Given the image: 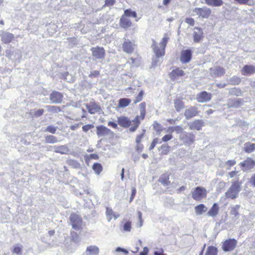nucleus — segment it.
I'll return each mask as SVG.
<instances>
[{
	"label": "nucleus",
	"instance_id": "f257e3e1",
	"mask_svg": "<svg viewBox=\"0 0 255 255\" xmlns=\"http://www.w3.org/2000/svg\"><path fill=\"white\" fill-rule=\"evenodd\" d=\"M168 39V37L164 36L160 42L159 45H158L156 42L154 40H153L152 47L153 52L156 55L157 58L162 57L164 55L165 49Z\"/></svg>",
	"mask_w": 255,
	"mask_h": 255
},
{
	"label": "nucleus",
	"instance_id": "f03ea898",
	"mask_svg": "<svg viewBox=\"0 0 255 255\" xmlns=\"http://www.w3.org/2000/svg\"><path fill=\"white\" fill-rule=\"evenodd\" d=\"M241 190V183L239 181H235L232 182V185L229 190L226 192V197L232 199L238 197L239 192Z\"/></svg>",
	"mask_w": 255,
	"mask_h": 255
},
{
	"label": "nucleus",
	"instance_id": "7ed1b4c3",
	"mask_svg": "<svg viewBox=\"0 0 255 255\" xmlns=\"http://www.w3.org/2000/svg\"><path fill=\"white\" fill-rule=\"evenodd\" d=\"M207 195L206 189L203 187H197L192 192V197L196 201H199L205 197Z\"/></svg>",
	"mask_w": 255,
	"mask_h": 255
},
{
	"label": "nucleus",
	"instance_id": "20e7f679",
	"mask_svg": "<svg viewBox=\"0 0 255 255\" xmlns=\"http://www.w3.org/2000/svg\"><path fill=\"white\" fill-rule=\"evenodd\" d=\"M193 15H197L202 18H207L211 13L210 8L204 6L202 8H195L193 10Z\"/></svg>",
	"mask_w": 255,
	"mask_h": 255
},
{
	"label": "nucleus",
	"instance_id": "39448f33",
	"mask_svg": "<svg viewBox=\"0 0 255 255\" xmlns=\"http://www.w3.org/2000/svg\"><path fill=\"white\" fill-rule=\"evenodd\" d=\"M70 223L73 229L75 230H79L82 225V218L76 214H72L70 216Z\"/></svg>",
	"mask_w": 255,
	"mask_h": 255
},
{
	"label": "nucleus",
	"instance_id": "423d86ee",
	"mask_svg": "<svg viewBox=\"0 0 255 255\" xmlns=\"http://www.w3.org/2000/svg\"><path fill=\"white\" fill-rule=\"evenodd\" d=\"M92 56L95 59H103L105 56V51L103 47L97 46L91 49Z\"/></svg>",
	"mask_w": 255,
	"mask_h": 255
},
{
	"label": "nucleus",
	"instance_id": "0eeeda50",
	"mask_svg": "<svg viewBox=\"0 0 255 255\" xmlns=\"http://www.w3.org/2000/svg\"><path fill=\"white\" fill-rule=\"evenodd\" d=\"M180 138L185 145L189 146L194 142L195 136L193 133L184 132L180 135Z\"/></svg>",
	"mask_w": 255,
	"mask_h": 255
},
{
	"label": "nucleus",
	"instance_id": "6e6552de",
	"mask_svg": "<svg viewBox=\"0 0 255 255\" xmlns=\"http://www.w3.org/2000/svg\"><path fill=\"white\" fill-rule=\"evenodd\" d=\"M0 37H1V41L5 44L9 43L15 38L14 34L5 31L0 32Z\"/></svg>",
	"mask_w": 255,
	"mask_h": 255
},
{
	"label": "nucleus",
	"instance_id": "1a4fd4ad",
	"mask_svg": "<svg viewBox=\"0 0 255 255\" xmlns=\"http://www.w3.org/2000/svg\"><path fill=\"white\" fill-rule=\"evenodd\" d=\"M237 245V241L234 239H230L226 240L222 246L224 251L228 252L233 250Z\"/></svg>",
	"mask_w": 255,
	"mask_h": 255
},
{
	"label": "nucleus",
	"instance_id": "9d476101",
	"mask_svg": "<svg viewBox=\"0 0 255 255\" xmlns=\"http://www.w3.org/2000/svg\"><path fill=\"white\" fill-rule=\"evenodd\" d=\"M192 51L191 49L183 50L181 51L180 60L182 63H189L192 58Z\"/></svg>",
	"mask_w": 255,
	"mask_h": 255
},
{
	"label": "nucleus",
	"instance_id": "9b49d317",
	"mask_svg": "<svg viewBox=\"0 0 255 255\" xmlns=\"http://www.w3.org/2000/svg\"><path fill=\"white\" fill-rule=\"evenodd\" d=\"M135 46L134 42L130 41L128 39H125L123 44V50L127 53H132L134 50Z\"/></svg>",
	"mask_w": 255,
	"mask_h": 255
},
{
	"label": "nucleus",
	"instance_id": "f8f14e48",
	"mask_svg": "<svg viewBox=\"0 0 255 255\" xmlns=\"http://www.w3.org/2000/svg\"><path fill=\"white\" fill-rule=\"evenodd\" d=\"M211 99V94L206 91H203L197 95L196 100L199 103H206Z\"/></svg>",
	"mask_w": 255,
	"mask_h": 255
},
{
	"label": "nucleus",
	"instance_id": "ddd939ff",
	"mask_svg": "<svg viewBox=\"0 0 255 255\" xmlns=\"http://www.w3.org/2000/svg\"><path fill=\"white\" fill-rule=\"evenodd\" d=\"M96 133L99 137H103L108 135L112 133V131L103 125H100L96 127Z\"/></svg>",
	"mask_w": 255,
	"mask_h": 255
},
{
	"label": "nucleus",
	"instance_id": "4468645a",
	"mask_svg": "<svg viewBox=\"0 0 255 255\" xmlns=\"http://www.w3.org/2000/svg\"><path fill=\"white\" fill-rule=\"evenodd\" d=\"M63 96L62 93L54 91L50 95V100L51 103L54 104H60L62 102Z\"/></svg>",
	"mask_w": 255,
	"mask_h": 255
},
{
	"label": "nucleus",
	"instance_id": "2eb2a0df",
	"mask_svg": "<svg viewBox=\"0 0 255 255\" xmlns=\"http://www.w3.org/2000/svg\"><path fill=\"white\" fill-rule=\"evenodd\" d=\"M86 107L91 114H95L96 113H100L102 111L100 107L95 102H91L86 104Z\"/></svg>",
	"mask_w": 255,
	"mask_h": 255
},
{
	"label": "nucleus",
	"instance_id": "dca6fc26",
	"mask_svg": "<svg viewBox=\"0 0 255 255\" xmlns=\"http://www.w3.org/2000/svg\"><path fill=\"white\" fill-rule=\"evenodd\" d=\"M241 73L244 76L251 75L255 73V66L246 65L242 69Z\"/></svg>",
	"mask_w": 255,
	"mask_h": 255
},
{
	"label": "nucleus",
	"instance_id": "f3484780",
	"mask_svg": "<svg viewBox=\"0 0 255 255\" xmlns=\"http://www.w3.org/2000/svg\"><path fill=\"white\" fill-rule=\"evenodd\" d=\"M244 100L242 99H230L228 101V106L229 107L237 108L242 106Z\"/></svg>",
	"mask_w": 255,
	"mask_h": 255
},
{
	"label": "nucleus",
	"instance_id": "a211bd4d",
	"mask_svg": "<svg viewBox=\"0 0 255 255\" xmlns=\"http://www.w3.org/2000/svg\"><path fill=\"white\" fill-rule=\"evenodd\" d=\"M203 31L201 28L196 27L193 30V40L196 43H198L203 38Z\"/></svg>",
	"mask_w": 255,
	"mask_h": 255
},
{
	"label": "nucleus",
	"instance_id": "6ab92c4d",
	"mask_svg": "<svg viewBox=\"0 0 255 255\" xmlns=\"http://www.w3.org/2000/svg\"><path fill=\"white\" fill-rule=\"evenodd\" d=\"M198 113L197 108L195 107H191L185 111L184 116L186 119H190L196 116Z\"/></svg>",
	"mask_w": 255,
	"mask_h": 255
},
{
	"label": "nucleus",
	"instance_id": "aec40b11",
	"mask_svg": "<svg viewBox=\"0 0 255 255\" xmlns=\"http://www.w3.org/2000/svg\"><path fill=\"white\" fill-rule=\"evenodd\" d=\"M50 148H53V151L56 153H59L61 154H66L69 151V149L67 145H61L60 146H50Z\"/></svg>",
	"mask_w": 255,
	"mask_h": 255
},
{
	"label": "nucleus",
	"instance_id": "412c9836",
	"mask_svg": "<svg viewBox=\"0 0 255 255\" xmlns=\"http://www.w3.org/2000/svg\"><path fill=\"white\" fill-rule=\"evenodd\" d=\"M212 75L214 77H221L225 74V69L221 67H215L210 68Z\"/></svg>",
	"mask_w": 255,
	"mask_h": 255
},
{
	"label": "nucleus",
	"instance_id": "4be33fe9",
	"mask_svg": "<svg viewBox=\"0 0 255 255\" xmlns=\"http://www.w3.org/2000/svg\"><path fill=\"white\" fill-rule=\"evenodd\" d=\"M99 253V249L98 247L94 245H91L87 248L84 255H98Z\"/></svg>",
	"mask_w": 255,
	"mask_h": 255
},
{
	"label": "nucleus",
	"instance_id": "5701e85b",
	"mask_svg": "<svg viewBox=\"0 0 255 255\" xmlns=\"http://www.w3.org/2000/svg\"><path fill=\"white\" fill-rule=\"evenodd\" d=\"M118 124L123 128H127L131 125V122L126 117L122 116L118 118Z\"/></svg>",
	"mask_w": 255,
	"mask_h": 255
},
{
	"label": "nucleus",
	"instance_id": "b1692460",
	"mask_svg": "<svg viewBox=\"0 0 255 255\" xmlns=\"http://www.w3.org/2000/svg\"><path fill=\"white\" fill-rule=\"evenodd\" d=\"M240 165L247 170L250 169L255 166V161L251 158H248L244 161L241 162Z\"/></svg>",
	"mask_w": 255,
	"mask_h": 255
},
{
	"label": "nucleus",
	"instance_id": "393cba45",
	"mask_svg": "<svg viewBox=\"0 0 255 255\" xmlns=\"http://www.w3.org/2000/svg\"><path fill=\"white\" fill-rule=\"evenodd\" d=\"M203 125V122L201 120H195L192 122L189 126V128L191 130L196 129L200 130Z\"/></svg>",
	"mask_w": 255,
	"mask_h": 255
},
{
	"label": "nucleus",
	"instance_id": "a878e982",
	"mask_svg": "<svg viewBox=\"0 0 255 255\" xmlns=\"http://www.w3.org/2000/svg\"><path fill=\"white\" fill-rule=\"evenodd\" d=\"M219 207L217 203H214L211 209L209 210L207 213V215L209 216L215 217L219 212Z\"/></svg>",
	"mask_w": 255,
	"mask_h": 255
},
{
	"label": "nucleus",
	"instance_id": "bb28decb",
	"mask_svg": "<svg viewBox=\"0 0 255 255\" xmlns=\"http://www.w3.org/2000/svg\"><path fill=\"white\" fill-rule=\"evenodd\" d=\"M244 150L248 153L254 152L255 150V144L250 142L245 143L244 145Z\"/></svg>",
	"mask_w": 255,
	"mask_h": 255
},
{
	"label": "nucleus",
	"instance_id": "cd10ccee",
	"mask_svg": "<svg viewBox=\"0 0 255 255\" xmlns=\"http://www.w3.org/2000/svg\"><path fill=\"white\" fill-rule=\"evenodd\" d=\"M120 23L121 26L124 28H127L131 25V22L130 19L124 16L121 18Z\"/></svg>",
	"mask_w": 255,
	"mask_h": 255
},
{
	"label": "nucleus",
	"instance_id": "c85d7f7f",
	"mask_svg": "<svg viewBox=\"0 0 255 255\" xmlns=\"http://www.w3.org/2000/svg\"><path fill=\"white\" fill-rule=\"evenodd\" d=\"M205 3L211 6H220L224 2L222 0H205Z\"/></svg>",
	"mask_w": 255,
	"mask_h": 255
},
{
	"label": "nucleus",
	"instance_id": "c756f323",
	"mask_svg": "<svg viewBox=\"0 0 255 255\" xmlns=\"http://www.w3.org/2000/svg\"><path fill=\"white\" fill-rule=\"evenodd\" d=\"M158 181L164 186H167L170 184L169 175L166 174H162L159 177Z\"/></svg>",
	"mask_w": 255,
	"mask_h": 255
},
{
	"label": "nucleus",
	"instance_id": "7c9ffc66",
	"mask_svg": "<svg viewBox=\"0 0 255 255\" xmlns=\"http://www.w3.org/2000/svg\"><path fill=\"white\" fill-rule=\"evenodd\" d=\"M174 104V108L177 112H179L184 108V104L181 99H177L175 100Z\"/></svg>",
	"mask_w": 255,
	"mask_h": 255
},
{
	"label": "nucleus",
	"instance_id": "2f4dec72",
	"mask_svg": "<svg viewBox=\"0 0 255 255\" xmlns=\"http://www.w3.org/2000/svg\"><path fill=\"white\" fill-rule=\"evenodd\" d=\"M207 210V207L203 204H201L195 207V211L197 215L202 214V213L205 212Z\"/></svg>",
	"mask_w": 255,
	"mask_h": 255
},
{
	"label": "nucleus",
	"instance_id": "473e14b6",
	"mask_svg": "<svg viewBox=\"0 0 255 255\" xmlns=\"http://www.w3.org/2000/svg\"><path fill=\"white\" fill-rule=\"evenodd\" d=\"M59 141L57 137L52 135H46L45 137L44 142L46 143H57Z\"/></svg>",
	"mask_w": 255,
	"mask_h": 255
},
{
	"label": "nucleus",
	"instance_id": "72a5a7b5",
	"mask_svg": "<svg viewBox=\"0 0 255 255\" xmlns=\"http://www.w3.org/2000/svg\"><path fill=\"white\" fill-rule=\"evenodd\" d=\"M184 72L182 70L179 68H177L171 72L170 76L172 78L175 79L176 78V77L182 76L184 75Z\"/></svg>",
	"mask_w": 255,
	"mask_h": 255
},
{
	"label": "nucleus",
	"instance_id": "f704fd0d",
	"mask_svg": "<svg viewBox=\"0 0 255 255\" xmlns=\"http://www.w3.org/2000/svg\"><path fill=\"white\" fill-rule=\"evenodd\" d=\"M131 102L129 99L122 98L119 100V107L120 108H125L128 106Z\"/></svg>",
	"mask_w": 255,
	"mask_h": 255
},
{
	"label": "nucleus",
	"instance_id": "c9c22d12",
	"mask_svg": "<svg viewBox=\"0 0 255 255\" xmlns=\"http://www.w3.org/2000/svg\"><path fill=\"white\" fill-rule=\"evenodd\" d=\"M218 250L214 246H209L206 250L205 255H217Z\"/></svg>",
	"mask_w": 255,
	"mask_h": 255
},
{
	"label": "nucleus",
	"instance_id": "e433bc0d",
	"mask_svg": "<svg viewBox=\"0 0 255 255\" xmlns=\"http://www.w3.org/2000/svg\"><path fill=\"white\" fill-rule=\"evenodd\" d=\"M132 126H131L129 129V130L131 132L135 131L139 125L140 122L138 119V116H136L135 118L132 121Z\"/></svg>",
	"mask_w": 255,
	"mask_h": 255
},
{
	"label": "nucleus",
	"instance_id": "4c0bfd02",
	"mask_svg": "<svg viewBox=\"0 0 255 255\" xmlns=\"http://www.w3.org/2000/svg\"><path fill=\"white\" fill-rule=\"evenodd\" d=\"M46 108L48 112L52 113H58L61 111V109L58 106H47Z\"/></svg>",
	"mask_w": 255,
	"mask_h": 255
},
{
	"label": "nucleus",
	"instance_id": "58836bf2",
	"mask_svg": "<svg viewBox=\"0 0 255 255\" xmlns=\"http://www.w3.org/2000/svg\"><path fill=\"white\" fill-rule=\"evenodd\" d=\"M93 169L97 174H99L102 170V166L100 163H95L93 165Z\"/></svg>",
	"mask_w": 255,
	"mask_h": 255
},
{
	"label": "nucleus",
	"instance_id": "ea45409f",
	"mask_svg": "<svg viewBox=\"0 0 255 255\" xmlns=\"http://www.w3.org/2000/svg\"><path fill=\"white\" fill-rule=\"evenodd\" d=\"M153 129L157 132V134H159L160 132L162 130V127L156 122H155L153 124Z\"/></svg>",
	"mask_w": 255,
	"mask_h": 255
},
{
	"label": "nucleus",
	"instance_id": "a19ab883",
	"mask_svg": "<svg viewBox=\"0 0 255 255\" xmlns=\"http://www.w3.org/2000/svg\"><path fill=\"white\" fill-rule=\"evenodd\" d=\"M229 93L231 95H236L237 96H240L241 95V91L237 88H232L229 90Z\"/></svg>",
	"mask_w": 255,
	"mask_h": 255
},
{
	"label": "nucleus",
	"instance_id": "79ce46f5",
	"mask_svg": "<svg viewBox=\"0 0 255 255\" xmlns=\"http://www.w3.org/2000/svg\"><path fill=\"white\" fill-rule=\"evenodd\" d=\"M114 214V212L112 209L107 208L106 215L107 220L109 222L111 221V220L112 219Z\"/></svg>",
	"mask_w": 255,
	"mask_h": 255
},
{
	"label": "nucleus",
	"instance_id": "37998d69",
	"mask_svg": "<svg viewBox=\"0 0 255 255\" xmlns=\"http://www.w3.org/2000/svg\"><path fill=\"white\" fill-rule=\"evenodd\" d=\"M159 150H161V152L162 154H166L169 151V146L166 144H163L160 147Z\"/></svg>",
	"mask_w": 255,
	"mask_h": 255
},
{
	"label": "nucleus",
	"instance_id": "c03bdc74",
	"mask_svg": "<svg viewBox=\"0 0 255 255\" xmlns=\"http://www.w3.org/2000/svg\"><path fill=\"white\" fill-rule=\"evenodd\" d=\"M13 255H23L22 254V249L21 248L18 246H16L14 247L12 250Z\"/></svg>",
	"mask_w": 255,
	"mask_h": 255
},
{
	"label": "nucleus",
	"instance_id": "a18cd8bd",
	"mask_svg": "<svg viewBox=\"0 0 255 255\" xmlns=\"http://www.w3.org/2000/svg\"><path fill=\"white\" fill-rule=\"evenodd\" d=\"M241 80V79L236 76H234L230 79V82L233 85H237L240 83Z\"/></svg>",
	"mask_w": 255,
	"mask_h": 255
},
{
	"label": "nucleus",
	"instance_id": "49530a36",
	"mask_svg": "<svg viewBox=\"0 0 255 255\" xmlns=\"http://www.w3.org/2000/svg\"><path fill=\"white\" fill-rule=\"evenodd\" d=\"M124 12L125 14L128 16H132L135 18L137 16L136 12L131 11L130 9H126Z\"/></svg>",
	"mask_w": 255,
	"mask_h": 255
},
{
	"label": "nucleus",
	"instance_id": "de8ad7c7",
	"mask_svg": "<svg viewBox=\"0 0 255 255\" xmlns=\"http://www.w3.org/2000/svg\"><path fill=\"white\" fill-rule=\"evenodd\" d=\"M131 222L130 221L126 222L123 226V230L125 232H130L131 229Z\"/></svg>",
	"mask_w": 255,
	"mask_h": 255
},
{
	"label": "nucleus",
	"instance_id": "09e8293b",
	"mask_svg": "<svg viewBox=\"0 0 255 255\" xmlns=\"http://www.w3.org/2000/svg\"><path fill=\"white\" fill-rule=\"evenodd\" d=\"M57 130V128L55 127L49 126H48L44 130V132H49L51 133H55Z\"/></svg>",
	"mask_w": 255,
	"mask_h": 255
},
{
	"label": "nucleus",
	"instance_id": "8fccbe9b",
	"mask_svg": "<svg viewBox=\"0 0 255 255\" xmlns=\"http://www.w3.org/2000/svg\"><path fill=\"white\" fill-rule=\"evenodd\" d=\"M169 129H173V130H174L177 133H179L181 132L183 129L182 126H177L175 127H170Z\"/></svg>",
	"mask_w": 255,
	"mask_h": 255
},
{
	"label": "nucleus",
	"instance_id": "3c124183",
	"mask_svg": "<svg viewBox=\"0 0 255 255\" xmlns=\"http://www.w3.org/2000/svg\"><path fill=\"white\" fill-rule=\"evenodd\" d=\"M160 57H157L156 55H155V57L153 58L152 61V66L153 67H155L157 66L158 65L160 64L161 62L160 61V59H159Z\"/></svg>",
	"mask_w": 255,
	"mask_h": 255
},
{
	"label": "nucleus",
	"instance_id": "603ef678",
	"mask_svg": "<svg viewBox=\"0 0 255 255\" xmlns=\"http://www.w3.org/2000/svg\"><path fill=\"white\" fill-rule=\"evenodd\" d=\"M143 95V91L142 90L140 91L138 95L136 96L135 101L134 102L135 103L137 102H139L142 100Z\"/></svg>",
	"mask_w": 255,
	"mask_h": 255
},
{
	"label": "nucleus",
	"instance_id": "864d4df0",
	"mask_svg": "<svg viewBox=\"0 0 255 255\" xmlns=\"http://www.w3.org/2000/svg\"><path fill=\"white\" fill-rule=\"evenodd\" d=\"M94 127V125H92V124H88V125H85L83 127H82V129L85 132H87L88 131H89L90 129L93 128Z\"/></svg>",
	"mask_w": 255,
	"mask_h": 255
},
{
	"label": "nucleus",
	"instance_id": "5fc2aeb1",
	"mask_svg": "<svg viewBox=\"0 0 255 255\" xmlns=\"http://www.w3.org/2000/svg\"><path fill=\"white\" fill-rule=\"evenodd\" d=\"M116 3V0H105V3L104 6L110 7Z\"/></svg>",
	"mask_w": 255,
	"mask_h": 255
},
{
	"label": "nucleus",
	"instance_id": "6e6d98bb",
	"mask_svg": "<svg viewBox=\"0 0 255 255\" xmlns=\"http://www.w3.org/2000/svg\"><path fill=\"white\" fill-rule=\"evenodd\" d=\"M173 138V136L171 134L165 135L161 139L162 142H167L168 140L171 139Z\"/></svg>",
	"mask_w": 255,
	"mask_h": 255
},
{
	"label": "nucleus",
	"instance_id": "4d7b16f0",
	"mask_svg": "<svg viewBox=\"0 0 255 255\" xmlns=\"http://www.w3.org/2000/svg\"><path fill=\"white\" fill-rule=\"evenodd\" d=\"M100 75V72L97 70H95L91 72L89 77L91 78H95L99 76Z\"/></svg>",
	"mask_w": 255,
	"mask_h": 255
},
{
	"label": "nucleus",
	"instance_id": "13d9d810",
	"mask_svg": "<svg viewBox=\"0 0 255 255\" xmlns=\"http://www.w3.org/2000/svg\"><path fill=\"white\" fill-rule=\"evenodd\" d=\"M131 190H132L131 191V195H130V201H129L130 202H131L132 200L134 198L135 194H136V189L134 187H132Z\"/></svg>",
	"mask_w": 255,
	"mask_h": 255
},
{
	"label": "nucleus",
	"instance_id": "bf43d9fd",
	"mask_svg": "<svg viewBox=\"0 0 255 255\" xmlns=\"http://www.w3.org/2000/svg\"><path fill=\"white\" fill-rule=\"evenodd\" d=\"M249 182L253 187H255V173L251 177Z\"/></svg>",
	"mask_w": 255,
	"mask_h": 255
},
{
	"label": "nucleus",
	"instance_id": "052dcab7",
	"mask_svg": "<svg viewBox=\"0 0 255 255\" xmlns=\"http://www.w3.org/2000/svg\"><path fill=\"white\" fill-rule=\"evenodd\" d=\"M145 130H143V132L139 135H138L137 136H136V142L137 143H139L141 141V139L142 138V137H143V135H144V132Z\"/></svg>",
	"mask_w": 255,
	"mask_h": 255
},
{
	"label": "nucleus",
	"instance_id": "680f3d73",
	"mask_svg": "<svg viewBox=\"0 0 255 255\" xmlns=\"http://www.w3.org/2000/svg\"><path fill=\"white\" fill-rule=\"evenodd\" d=\"M185 22L192 26H193L195 23L194 20L192 18H187L185 19Z\"/></svg>",
	"mask_w": 255,
	"mask_h": 255
},
{
	"label": "nucleus",
	"instance_id": "e2e57ef3",
	"mask_svg": "<svg viewBox=\"0 0 255 255\" xmlns=\"http://www.w3.org/2000/svg\"><path fill=\"white\" fill-rule=\"evenodd\" d=\"M240 4H248L250 0H234Z\"/></svg>",
	"mask_w": 255,
	"mask_h": 255
},
{
	"label": "nucleus",
	"instance_id": "0e129e2a",
	"mask_svg": "<svg viewBox=\"0 0 255 255\" xmlns=\"http://www.w3.org/2000/svg\"><path fill=\"white\" fill-rule=\"evenodd\" d=\"M236 161L235 160L233 159V160H228L226 162V164L230 167L236 164Z\"/></svg>",
	"mask_w": 255,
	"mask_h": 255
},
{
	"label": "nucleus",
	"instance_id": "69168bd1",
	"mask_svg": "<svg viewBox=\"0 0 255 255\" xmlns=\"http://www.w3.org/2000/svg\"><path fill=\"white\" fill-rule=\"evenodd\" d=\"M43 112H44L43 109H39L35 112L34 115L37 117H40L43 114Z\"/></svg>",
	"mask_w": 255,
	"mask_h": 255
},
{
	"label": "nucleus",
	"instance_id": "338daca9",
	"mask_svg": "<svg viewBox=\"0 0 255 255\" xmlns=\"http://www.w3.org/2000/svg\"><path fill=\"white\" fill-rule=\"evenodd\" d=\"M116 251L117 252H122L126 254H128V251L125 249H123V248H122L121 247H118L116 250Z\"/></svg>",
	"mask_w": 255,
	"mask_h": 255
},
{
	"label": "nucleus",
	"instance_id": "774afa93",
	"mask_svg": "<svg viewBox=\"0 0 255 255\" xmlns=\"http://www.w3.org/2000/svg\"><path fill=\"white\" fill-rule=\"evenodd\" d=\"M154 255H166L163 253V250L162 249L154 252Z\"/></svg>",
	"mask_w": 255,
	"mask_h": 255
}]
</instances>
